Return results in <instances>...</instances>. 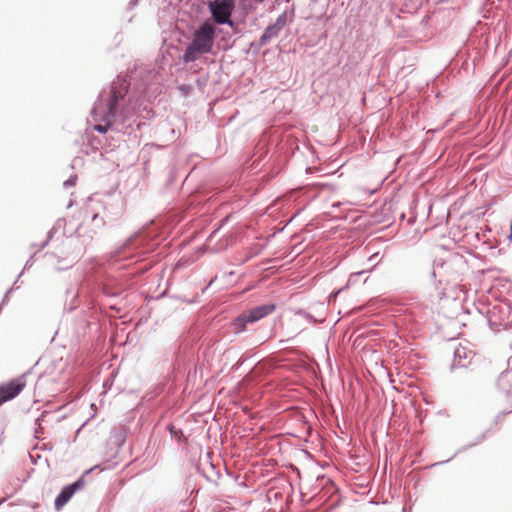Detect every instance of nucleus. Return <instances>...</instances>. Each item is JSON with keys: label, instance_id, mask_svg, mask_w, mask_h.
Segmentation results:
<instances>
[{"label": "nucleus", "instance_id": "f257e3e1", "mask_svg": "<svg viewBox=\"0 0 512 512\" xmlns=\"http://www.w3.org/2000/svg\"><path fill=\"white\" fill-rule=\"evenodd\" d=\"M215 37V27L205 22L194 33L192 42L187 46L183 60L186 63L194 62L201 54L210 53Z\"/></svg>", "mask_w": 512, "mask_h": 512}, {"label": "nucleus", "instance_id": "f03ea898", "mask_svg": "<svg viewBox=\"0 0 512 512\" xmlns=\"http://www.w3.org/2000/svg\"><path fill=\"white\" fill-rule=\"evenodd\" d=\"M125 94H126V88L124 86H121V87L113 86L111 88V95H110L109 101L107 103V112L105 113V115L103 117V121L106 122V125H95V127H94L95 130H97L101 133H105L107 131L108 127L112 123V119L115 116L117 103L120 99H123Z\"/></svg>", "mask_w": 512, "mask_h": 512}, {"label": "nucleus", "instance_id": "7ed1b4c3", "mask_svg": "<svg viewBox=\"0 0 512 512\" xmlns=\"http://www.w3.org/2000/svg\"><path fill=\"white\" fill-rule=\"evenodd\" d=\"M275 310L274 304H264L258 307H255L248 311L247 313H243L234 321V326L236 327V332L242 331L247 323H253L258 321L265 316L271 314Z\"/></svg>", "mask_w": 512, "mask_h": 512}, {"label": "nucleus", "instance_id": "20e7f679", "mask_svg": "<svg viewBox=\"0 0 512 512\" xmlns=\"http://www.w3.org/2000/svg\"><path fill=\"white\" fill-rule=\"evenodd\" d=\"M26 387L24 375L0 384V406L16 398Z\"/></svg>", "mask_w": 512, "mask_h": 512}, {"label": "nucleus", "instance_id": "39448f33", "mask_svg": "<svg viewBox=\"0 0 512 512\" xmlns=\"http://www.w3.org/2000/svg\"><path fill=\"white\" fill-rule=\"evenodd\" d=\"M212 15L219 24L229 23V19L233 9L231 0H222L210 4Z\"/></svg>", "mask_w": 512, "mask_h": 512}, {"label": "nucleus", "instance_id": "423d86ee", "mask_svg": "<svg viewBox=\"0 0 512 512\" xmlns=\"http://www.w3.org/2000/svg\"><path fill=\"white\" fill-rule=\"evenodd\" d=\"M82 486L83 482L78 480L75 483L64 487L55 499V509L57 511L61 510L64 505L71 499L76 490L80 489Z\"/></svg>", "mask_w": 512, "mask_h": 512}, {"label": "nucleus", "instance_id": "0eeeda50", "mask_svg": "<svg viewBox=\"0 0 512 512\" xmlns=\"http://www.w3.org/2000/svg\"><path fill=\"white\" fill-rule=\"evenodd\" d=\"M286 24V16L283 14L278 17L276 22L270 26H268L263 35L261 36V42L265 43L268 40H270L273 37H276L279 33V31L284 27Z\"/></svg>", "mask_w": 512, "mask_h": 512}, {"label": "nucleus", "instance_id": "6e6552de", "mask_svg": "<svg viewBox=\"0 0 512 512\" xmlns=\"http://www.w3.org/2000/svg\"><path fill=\"white\" fill-rule=\"evenodd\" d=\"M102 108H103V107H102V105L98 104V105H96V106L94 107L93 112H94L95 114H97V112H98L99 110H102Z\"/></svg>", "mask_w": 512, "mask_h": 512}, {"label": "nucleus", "instance_id": "1a4fd4ad", "mask_svg": "<svg viewBox=\"0 0 512 512\" xmlns=\"http://www.w3.org/2000/svg\"><path fill=\"white\" fill-rule=\"evenodd\" d=\"M3 434H4V429L0 428V442L2 441Z\"/></svg>", "mask_w": 512, "mask_h": 512}, {"label": "nucleus", "instance_id": "9d476101", "mask_svg": "<svg viewBox=\"0 0 512 512\" xmlns=\"http://www.w3.org/2000/svg\"><path fill=\"white\" fill-rule=\"evenodd\" d=\"M256 1L259 2V3H262L264 0H256Z\"/></svg>", "mask_w": 512, "mask_h": 512}]
</instances>
